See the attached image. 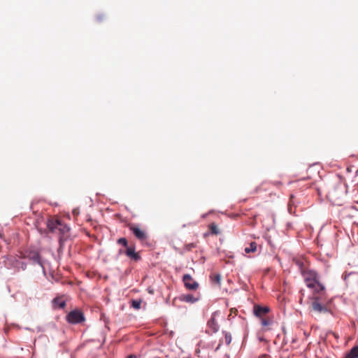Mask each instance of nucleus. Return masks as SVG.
Masks as SVG:
<instances>
[{
	"label": "nucleus",
	"instance_id": "obj_5",
	"mask_svg": "<svg viewBox=\"0 0 358 358\" xmlns=\"http://www.w3.org/2000/svg\"><path fill=\"white\" fill-rule=\"evenodd\" d=\"M324 298L319 296H313V301L312 303V308L314 311L317 313H327L328 308L327 306L322 302Z\"/></svg>",
	"mask_w": 358,
	"mask_h": 358
},
{
	"label": "nucleus",
	"instance_id": "obj_11",
	"mask_svg": "<svg viewBox=\"0 0 358 358\" xmlns=\"http://www.w3.org/2000/svg\"><path fill=\"white\" fill-rule=\"evenodd\" d=\"M310 288L313 289V296H319L324 298L325 296V287L320 281H318L313 287Z\"/></svg>",
	"mask_w": 358,
	"mask_h": 358
},
{
	"label": "nucleus",
	"instance_id": "obj_10",
	"mask_svg": "<svg viewBox=\"0 0 358 358\" xmlns=\"http://www.w3.org/2000/svg\"><path fill=\"white\" fill-rule=\"evenodd\" d=\"M216 313H214L212 315L211 318L208 320L207 323L208 329L207 331L210 334L215 333L219 329V325L215 320Z\"/></svg>",
	"mask_w": 358,
	"mask_h": 358
},
{
	"label": "nucleus",
	"instance_id": "obj_2",
	"mask_svg": "<svg viewBox=\"0 0 358 358\" xmlns=\"http://www.w3.org/2000/svg\"><path fill=\"white\" fill-rule=\"evenodd\" d=\"M47 227L50 231L53 233L58 231L63 236L66 234L69 231V227L56 217H50L48 220Z\"/></svg>",
	"mask_w": 358,
	"mask_h": 358
},
{
	"label": "nucleus",
	"instance_id": "obj_12",
	"mask_svg": "<svg viewBox=\"0 0 358 358\" xmlns=\"http://www.w3.org/2000/svg\"><path fill=\"white\" fill-rule=\"evenodd\" d=\"M23 258H27L33 262L34 264H38L42 266V263L40 259V256L38 252L36 251H29L26 252V254L23 256Z\"/></svg>",
	"mask_w": 358,
	"mask_h": 358
},
{
	"label": "nucleus",
	"instance_id": "obj_22",
	"mask_svg": "<svg viewBox=\"0 0 358 358\" xmlns=\"http://www.w3.org/2000/svg\"><path fill=\"white\" fill-rule=\"evenodd\" d=\"M224 342L225 343L229 345L232 340L231 335L229 332H224Z\"/></svg>",
	"mask_w": 358,
	"mask_h": 358
},
{
	"label": "nucleus",
	"instance_id": "obj_6",
	"mask_svg": "<svg viewBox=\"0 0 358 358\" xmlns=\"http://www.w3.org/2000/svg\"><path fill=\"white\" fill-rule=\"evenodd\" d=\"M84 320L83 313L78 310H72L66 315V320L71 324H78L82 322Z\"/></svg>",
	"mask_w": 358,
	"mask_h": 358
},
{
	"label": "nucleus",
	"instance_id": "obj_15",
	"mask_svg": "<svg viewBox=\"0 0 358 358\" xmlns=\"http://www.w3.org/2000/svg\"><path fill=\"white\" fill-rule=\"evenodd\" d=\"M344 358H358V345L353 347L347 352Z\"/></svg>",
	"mask_w": 358,
	"mask_h": 358
},
{
	"label": "nucleus",
	"instance_id": "obj_14",
	"mask_svg": "<svg viewBox=\"0 0 358 358\" xmlns=\"http://www.w3.org/2000/svg\"><path fill=\"white\" fill-rule=\"evenodd\" d=\"M180 300L187 303H193L198 301V299L191 294H182L180 297Z\"/></svg>",
	"mask_w": 358,
	"mask_h": 358
},
{
	"label": "nucleus",
	"instance_id": "obj_25",
	"mask_svg": "<svg viewBox=\"0 0 358 358\" xmlns=\"http://www.w3.org/2000/svg\"><path fill=\"white\" fill-rule=\"evenodd\" d=\"M22 264V265H21V268H22V270H24V269L26 268V264H24L23 262H22V264Z\"/></svg>",
	"mask_w": 358,
	"mask_h": 358
},
{
	"label": "nucleus",
	"instance_id": "obj_13",
	"mask_svg": "<svg viewBox=\"0 0 358 358\" xmlns=\"http://www.w3.org/2000/svg\"><path fill=\"white\" fill-rule=\"evenodd\" d=\"M261 322V324L264 328V331H267L270 329V326L273 324V320L272 318L268 317L267 315L265 317H263L262 318L259 319Z\"/></svg>",
	"mask_w": 358,
	"mask_h": 358
},
{
	"label": "nucleus",
	"instance_id": "obj_20",
	"mask_svg": "<svg viewBox=\"0 0 358 358\" xmlns=\"http://www.w3.org/2000/svg\"><path fill=\"white\" fill-rule=\"evenodd\" d=\"M209 229H210L211 234H213L217 235L220 234L218 227H217V225L215 223H211L209 225Z\"/></svg>",
	"mask_w": 358,
	"mask_h": 358
},
{
	"label": "nucleus",
	"instance_id": "obj_29",
	"mask_svg": "<svg viewBox=\"0 0 358 358\" xmlns=\"http://www.w3.org/2000/svg\"><path fill=\"white\" fill-rule=\"evenodd\" d=\"M187 358H191V357H187Z\"/></svg>",
	"mask_w": 358,
	"mask_h": 358
},
{
	"label": "nucleus",
	"instance_id": "obj_9",
	"mask_svg": "<svg viewBox=\"0 0 358 358\" xmlns=\"http://www.w3.org/2000/svg\"><path fill=\"white\" fill-rule=\"evenodd\" d=\"M119 253H124L128 257L136 262L141 259V256L138 252H136L134 247H127L124 251L120 250Z\"/></svg>",
	"mask_w": 358,
	"mask_h": 358
},
{
	"label": "nucleus",
	"instance_id": "obj_7",
	"mask_svg": "<svg viewBox=\"0 0 358 358\" xmlns=\"http://www.w3.org/2000/svg\"><path fill=\"white\" fill-rule=\"evenodd\" d=\"M182 281L187 289L196 290L199 287V283L189 274H185L182 277Z\"/></svg>",
	"mask_w": 358,
	"mask_h": 358
},
{
	"label": "nucleus",
	"instance_id": "obj_19",
	"mask_svg": "<svg viewBox=\"0 0 358 358\" xmlns=\"http://www.w3.org/2000/svg\"><path fill=\"white\" fill-rule=\"evenodd\" d=\"M210 279L212 282L214 283L217 284L218 285H220L221 283V276L220 274H213L210 275Z\"/></svg>",
	"mask_w": 358,
	"mask_h": 358
},
{
	"label": "nucleus",
	"instance_id": "obj_1",
	"mask_svg": "<svg viewBox=\"0 0 358 358\" xmlns=\"http://www.w3.org/2000/svg\"><path fill=\"white\" fill-rule=\"evenodd\" d=\"M345 193V187L339 183L329 190L327 197L335 205L341 206Z\"/></svg>",
	"mask_w": 358,
	"mask_h": 358
},
{
	"label": "nucleus",
	"instance_id": "obj_27",
	"mask_svg": "<svg viewBox=\"0 0 358 358\" xmlns=\"http://www.w3.org/2000/svg\"><path fill=\"white\" fill-rule=\"evenodd\" d=\"M220 345H221V343H220L218 344V346H217V349H218V348L220 347Z\"/></svg>",
	"mask_w": 358,
	"mask_h": 358
},
{
	"label": "nucleus",
	"instance_id": "obj_16",
	"mask_svg": "<svg viewBox=\"0 0 358 358\" xmlns=\"http://www.w3.org/2000/svg\"><path fill=\"white\" fill-rule=\"evenodd\" d=\"M53 303L55 307L59 308H64L66 306V302L59 298H55L53 300Z\"/></svg>",
	"mask_w": 358,
	"mask_h": 358
},
{
	"label": "nucleus",
	"instance_id": "obj_24",
	"mask_svg": "<svg viewBox=\"0 0 358 358\" xmlns=\"http://www.w3.org/2000/svg\"><path fill=\"white\" fill-rule=\"evenodd\" d=\"M273 185L275 186H280V185H281V182H273Z\"/></svg>",
	"mask_w": 358,
	"mask_h": 358
},
{
	"label": "nucleus",
	"instance_id": "obj_21",
	"mask_svg": "<svg viewBox=\"0 0 358 358\" xmlns=\"http://www.w3.org/2000/svg\"><path fill=\"white\" fill-rule=\"evenodd\" d=\"M141 300H132L131 301V306L136 310H138L141 308Z\"/></svg>",
	"mask_w": 358,
	"mask_h": 358
},
{
	"label": "nucleus",
	"instance_id": "obj_28",
	"mask_svg": "<svg viewBox=\"0 0 358 358\" xmlns=\"http://www.w3.org/2000/svg\"><path fill=\"white\" fill-rule=\"evenodd\" d=\"M294 198V196L293 195H291L290 196V200H292V199Z\"/></svg>",
	"mask_w": 358,
	"mask_h": 358
},
{
	"label": "nucleus",
	"instance_id": "obj_18",
	"mask_svg": "<svg viewBox=\"0 0 358 358\" xmlns=\"http://www.w3.org/2000/svg\"><path fill=\"white\" fill-rule=\"evenodd\" d=\"M196 247V245L194 243H188L184 245V248L182 249V251L180 252L181 254L191 251L192 249L195 248Z\"/></svg>",
	"mask_w": 358,
	"mask_h": 358
},
{
	"label": "nucleus",
	"instance_id": "obj_3",
	"mask_svg": "<svg viewBox=\"0 0 358 358\" xmlns=\"http://www.w3.org/2000/svg\"><path fill=\"white\" fill-rule=\"evenodd\" d=\"M303 279L308 287H313L319 280L317 273L312 270H302Z\"/></svg>",
	"mask_w": 358,
	"mask_h": 358
},
{
	"label": "nucleus",
	"instance_id": "obj_4",
	"mask_svg": "<svg viewBox=\"0 0 358 358\" xmlns=\"http://www.w3.org/2000/svg\"><path fill=\"white\" fill-rule=\"evenodd\" d=\"M128 227L132 231L134 236L141 242L144 243L147 241L148 236L145 230L134 224H129Z\"/></svg>",
	"mask_w": 358,
	"mask_h": 358
},
{
	"label": "nucleus",
	"instance_id": "obj_8",
	"mask_svg": "<svg viewBox=\"0 0 358 358\" xmlns=\"http://www.w3.org/2000/svg\"><path fill=\"white\" fill-rule=\"evenodd\" d=\"M269 312L270 308L268 306H262L260 305L255 304L253 307V313L259 319L266 316Z\"/></svg>",
	"mask_w": 358,
	"mask_h": 358
},
{
	"label": "nucleus",
	"instance_id": "obj_23",
	"mask_svg": "<svg viewBox=\"0 0 358 358\" xmlns=\"http://www.w3.org/2000/svg\"><path fill=\"white\" fill-rule=\"evenodd\" d=\"M117 243L119 244V245H123L124 247H125L126 248L128 247V241L127 240V238H120L117 241Z\"/></svg>",
	"mask_w": 358,
	"mask_h": 358
},
{
	"label": "nucleus",
	"instance_id": "obj_26",
	"mask_svg": "<svg viewBox=\"0 0 358 358\" xmlns=\"http://www.w3.org/2000/svg\"><path fill=\"white\" fill-rule=\"evenodd\" d=\"M127 358H136V357L134 355H131L128 356Z\"/></svg>",
	"mask_w": 358,
	"mask_h": 358
},
{
	"label": "nucleus",
	"instance_id": "obj_17",
	"mask_svg": "<svg viewBox=\"0 0 358 358\" xmlns=\"http://www.w3.org/2000/svg\"><path fill=\"white\" fill-rule=\"evenodd\" d=\"M257 244L256 242H251L249 247L245 248L246 253L255 252L257 250Z\"/></svg>",
	"mask_w": 358,
	"mask_h": 358
}]
</instances>
